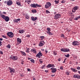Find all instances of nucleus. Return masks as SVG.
<instances>
[{
    "label": "nucleus",
    "mask_w": 80,
    "mask_h": 80,
    "mask_svg": "<svg viewBox=\"0 0 80 80\" xmlns=\"http://www.w3.org/2000/svg\"><path fill=\"white\" fill-rule=\"evenodd\" d=\"M28 71L29 72L30 71V69H28Z\"/></svg>",
    "instance_id": "63"
},
{
    "label": "nucleus",
    "mask_w": 80,
    "mask_h": 80,
    "mask_svg": "<svg viewBox=\"0 0 80 80\" xmlns=\"http://www.w3.org/2000/svg\"><path fill=\"white\" fill-rule=\"evenodd\" d=\"M20 21V19L19 18L18 19H15L14 20H13V22L14 23H18V22L19 21Z\"/></svg>",
    "instance_id": "14"
},
{
    "label": "nucleus",
    "mask_w": 80,
    "mask_h": 80,
    "mask_svg": "<svg viewBox=\"0 0 80 80\" xmlns=\"http://www.w3.org/2000/svg\"><path fill=\"white\" fill-rule=\"evenodd\" d=\"M26 37H27V38H29L30 37V35H28L26 36Z\"/></svg>",
    "instance_id": "54"
},
{
    "label": "nucleus",
    "mask_w": 80,
    "mask_h": 80,
    "mask_svg": "<svg viewBox=\"0 0 80 80\" xmlns=\"http://www.w3.org/2000/svg\"><path fill=\"white\" fill-rule=\"evenodd\" d=\"M65 2V1H64V0H63L61 2V3H64Z\"/></svg>",
    "instance_id": "51"
},
{
    "label": "nucleus",
    "mask_w": 80,
    "mask_h": 80,
    "mask_svg": "<svg viewBox=\"0 0 80 80\" xmlns=\"http://www.w3.org/2000/svg\"><path fill=\"white\" fill-rule=\"evenodd\" d=\"M65 50V48H62L61 49V51L62 52H64Z\"/></svg>",
    "instance_id": "34"
},
{
    "label": "nucleus",
    "mask_w": 80,
    "mask_h": 80,
    "mask_svg": "<svg viewBox=\"0 0 80 80\" xmlns=\"http://www.w3.org/2000/svg\"><path fill=\"white\" fill-rule=\"evenodd\" d=\"M0 16L3 19L5 20L6 22H8L9 20V18L8 16L3 14H0Z\"/></svg>",
    "instance_id": "1"
},
{
    "label": "nucleus",
    "mask_w": 80,
    "mask_h": 80,
    "mask_svg": "<svg viewBox=\"0 0 80 80\" xmlns=\"http://www.w3.org/2000/svg\"><path fill=\"white\" fill-rule=\"evenodd\" d=\"M7 48H8L10 49L11 48V46H10V45L8 44V45L7 46Z\"/></svg>",
    "instance_id": "31"
},
{
    "label": "nucleus",
    "mask_w": 80,
    "mask_h": 80,
    "mask_svg": "<svg viewBox=\"0 0 80 80\" xmlns=\"http://www.w3.org/2000/svg\"><path fill=\"white\" fill-rule=\"evenodd\" d=\"M47 33L49 35L51 36L53 35V33H51L50 31H47Z\"/></svg>",
    "instance_id": "22"
},
{
    "label": "nucleus",
    "mask_w": 80,
    "mask_h": 80,
    "mask_svg": "<svg viewBox=\"0 0 80 80\" xmlns=\"http://www.w3.org/2000/svg\"><path fill=\"white\" fill-rule=\"evenodd\" d=\"M55 67V65L53 64H49L47 66V68H51L52 67L54 68Z\"/></svg>",
    "instance_id": "10"
},
{
    "label": "nucleus",
    "mask_w": 80,
    "mask_h": 80,
    "mask_svg": "<svg viewBox=\"0 0 80 80\" xmlns=\"http://www.w3.org/2000/svg\"><path fill=\"white\" fill-rule=\"evenodd\" d=\"M69 48H65L64 52H69Z\"/></svg>",
    "instance_id": "26"
},
{
    "label": "nucleus",
    "mask_w": 80,
    "mask_h": 80,
    "mask_svg": "<svg viewBox=\"0 0 80 80\" xmlns=\"http://www.w3.org/2000/svg\"><path fill=\"white\" fill-rule=\"evenodd\" d=\"M72 45L73 46H78L80 44V43L78 42V41H74L73 42H72Z\"/></svg>",
    "instance_id": "11"
},
{
    "label": "nucleus",
    "mask_w": 80,
    "mask_h": 80,
    "mask_svg": "<svg viewBox=\"0 0 80 80\" xmlns=\"http://www.w3.org/2000/svg\"><path fill=\"white\" fill-rule=\"evenodd\" d=\"M16 4L20 7H22V6L21 5V2H16Z\"/></svg>",
    "instance_id": "21"
},
{
    "label": "nucleus",
    "mask_w": 80,
    "mask_h": 80,
    "mask_svg": "<svg viewBox=\"0 0 80 80\" xmlns=\"http://www.w3.org/2000/svg\"><path fill=\"white\" fill-rule=\"evenodd\" d=\"M79 8V7L78 6H75L73 8L72 10V12H76V10H77Z\"/></svg>",
    "instance_id": "8"
},
{
    "label": "nucleus",
    "mask_w": 80,
    "mask_h": 80,
    "mask_svg": "<svg viewBox=\"0 0 80 80\" xmlns=\"http://www.w3.org/2000/svg\"><path fill=\"white\" fill-rule=\"evenodd\" d=\"M42 56L43 54H42V52H41V51H39L38 53L36 55L37 57L39 58H40L41 57H42Z\"/></svg>",
    "instance_id": "6"
},
{
    "label": "nucleus",
    "mask_w": 80,
    "mask_h": 80,
    "mask_svg": "<svg viewBox=\"0 0 80 80\" xmlns=\"http://www.w3.org/2000/svg\"><path fill=\"white\" fill-rule=\"evenodd\" d=\"M18 57L16 56H14L13 55H12L10 57V59L11 60H12L14 61L18 60Z\"/></svg>",
    "instance_id": "3"
},
{
    "label": "nucleus",
    "mask_w": 80,
    "mask_h": 80,
    "mask_svg": "<svg viewBox=\"0 0 80 80\" xmlns=\"http://www.w3.org/2000/svg\"><path fill=\"white\" fill-rule=\"evenodd\" d=\"M71 70L72 71L74 72H78V70H76V69L73 68H71Z\"/></svg>",
    "instance_id": "20"
},
{
    "label": "nucleus",
    "mask_w": 80,
    "mask_h": 80,
    "mask_svg": "<svg viewBox=\"0 0 80 80\" xmlns=\"http://www.w3.org/2000/svg\"><path fill=\"white\" fill-rule=\"evenodd\" d=\"M2 14H6V12H2Z\"/></svg>",
    "instance_id": "61"
},
{
    "label": "nucleus",
    "mask_w": 80,
    "mask_h": 80,
    "mask_svg": "<svg viewBox=\"0 0 80 80\" xmlns=\"http://www.w3.org/2000/svg\"><path fill=\"white\" fill-rule=\"evenodd\" d=\"M21 55H22L23 56H26V54L25 52L21 51Z\"/></svg>",
    "instance_id": "19"
},
{
    "label": "nucleus",
    "mask_w": 80,
    "mask_h": 80,
    "mask_svg": "<svg viewBox=\"0 0 80 80\" xmlns=\"http://www.w3.org/2000/svg\"><path fill=\"white\" fill-rule=\"evenodd\" d=\"M61 17V14H57L54 15V19L56 20L60 18Z\"/></svg>",
    "instance_id": "5"
},
{
    "label": "nucleus",
    "mask_w": 80,
    "mask_h": 80,
    "mask_svg": "<svg viewBox=\"0 0 80 80\" xmlns=\"http://www.w3.org/2000/svg\"><path fill=\"white\" fill-rule=\"evenodd\" d=\"M8 70H9V72H10L11 73H14L15 72V69H14L13 68H11L10 67H9Z\"/></svg>",
    "instance_id": "9"
},
{
    "label": "nucleus",
    "mask_w": 80,
    "mask_h": 80,
    "mask_svg": "<svg viewBox=\"0 0 80 80\" xmlns=\"http://www.w3.org/2000/svg\"><path fill=\"white\" fill-rule=\"evenodd\" d=\"M20 76H21L22 77H24V75H22V73H21V74H20Z\"/></svg>",
    "instance_id": "49"
},
{
    "label": "nucleus",
    "mask_w": 80,
    "mask_h": 80,
    "mask_svg": "<svg viewBox=\"0 0 80 80\" xmlns=\"http://www.w3.org/2000/svg\"><path fill=\"white\" fill-rule=\"evenodd\" d=\"M45 42L44 41H40L38 46L39 47H42L45 45Z\"/></svg>",
    "instance_id": "7"
},
{
    "label": "nucleus",
    "mask_w": 80,
    "mask_h": 80,
    "mask_svg": "<svg viewBox=\"0 0 80 80\" xmlns=\"http://www.w3.org/2000/svg\"><path fill=\"white\" fill-rule=\"evenodd\" d=\"M3 41V39L2 38H0V41Z\"/></svg>",
    "instance_id": "56"
},
{
    "label": "nucleus",
    "mask_w": 80,
    "mask_h": 80,
    "mask_svg": "<svg viewBox=\"0 0 80 80\" xmlns=\"http://www.w3.org/2000/svg\"><path fill=\"white\" fill-rule=\"evenodd\" d=\"M42 7V6L41 5H38L36 3V7Z\"/></svg>",
    "instance_id": "32"
},
{
    "label": "nucleus",
    "mask_w": 80,
    "mask_h": 80,
    "mask_svg": "<svg viewBox=\"0 0 80 80\" xmlns=\"http://www.w3.org/2000/svg\"><path fill=\"white\" fill-rule=\"evenodd\" d=\"M57 52H56V51H53V55H54V56H56L57 55Z\"/></svg>",
    "instance_id": "25"
},
{
    "label": "nucleus",
    "mask_w": 80,
    "mask_h": 80,
    "mask_svg": "<svg viewBox=\"0 0 80 80\" xmlns=\"http://www.w3.org/2000/svg\"><path fill=\"white\" fill-rule=\"evenodd\" d=\"M71 15V16L73 17L74 16V14L72 13H70Z\"/></svg>",
    "instance_id": "46"
},
{
    "label": "nucleus",
    "mask_w": 80,
    "mask_h": 80,
    "mask_svg": "<svg viewBox=\"0 0 80 80\" xmlns=\"http://www.w3.org/2000/svg\"><path fill=\"white\" fill-rule=\"evenodd\" d=\"M31 52H32V53H34V54H37V51L36 50V49H31Z\"/></svg>",
    "instance_id": "15"
},
{
    "label": "nucleus",
    "mask_w": 80,
    "mask_h": 80,
    "mask_svg": "<svg viewBox=\"0 0 80 80\" xmlns=\"http://www.w3.org/2000/svg\"><path fill=\"white\" fill-rule=\"evenodd\" d=\"M58 61L59 62H60V61H61V59L60 58H58Z\"/></svg>",
    "instance_id": "60"
},
{
    "label": "nucleus",
    "mask_w": 80,
    "mask_h": 80,
    "mask_svg": "<svg viewBox=\"0 0 80 80\" xmlns=\"http://www.w3.org/2000/svg\"><path fill=\"white\" fill-rule=\"evenodd\" d=\"M32 79H33V80H36V79L34 78H32Z\"/></svg>",
    "instance_id": "58"
},
{
    "label": "nucleus",
    "mask_w": 80,
    "mask_h": 80,
    "mask_svg": "<svg viewBox=\"0 0 80 80\" xmlns=\"http://www.w3.org/2000/svg\"><path fill=\"white\" fill-rule=\"evenodd\" d=\"M30 62H32L33 63H34V62H35L34 59H31L30 60Z\"/></svg>",
    "instance_id": "30"
},
{
    "label": "nucleus",
    "mask_w": 80,
    "mask_h": 80,
    "mask_svg": "<svg viewBox=\"0 0 80 80\" xmlns=\"http://www.w3.org/2000/svg\"><path fill=\"white\" fill-rule=\"evenodd\" d=\"M40 38H41V41H44L43 40V39H44L45 38V37H44V36H41L40 37Z\"/></svg>",
    "instance_id": "24"
},
{
    "label": "nucleus",
    "mask_w": 80,
    "mask_h": 80,
    "mask_svg": "<svg viewBox=\"0 0 80 80\" xmlns=\"http://www.w3.org/2000/svg\"><path fill=\"white\" fill-rule=\"evenodd\" d=\"M65 57H66L67 58H69V54H68L67 55H65Z\"/></svg>",
    "instance_id": "36"
},
{
    "label": "nucleus",
    "mask_w": 80,
    "mask_h": 80,
    "mask_svg": "<svg viewBox=\"0 0 80 80\" xmlns=\"http://www.w3.org/2000/svg\"><path fill=\"white\" fill-rule=\"evenodd\" d=\"M0 54H1V55H2L3 53L1 51H0Z\"/></svg>",
    "instance_id": "47"
},
{
    "label": "nucleus",
    "mask_w": 80,
    "mask_h": 80,
    "mask_svg": "<svg viewBox=\"0 0 80 80\" xmlns=\"http://www.w3.org/2000/svg\"><path fill=\"white\" fill-rule=\"evenodd\" d=\"M28 2L30 3L31 2V0H28Z\"/></svg>",
    "instance_id": "52"
},
{
    "label": "nucleus",
    "mask_w": 80,
    "mask_h": 80,
    "mask_svg": "<svg viewBox=\"0 0 80 80\" xmlns=\"http://www.w3.org/2000/svg\"><path fill=\"white\" fill-rule=\"evenodd\" d=\"M78 76V75H76L75 74L73 75V78H77V77Z\"/></svg>",
    "instance_id": "40"
},
{
    "label": "nucleus",
    "mask_w": 80,
    "mask_h": 80,
    "mask_svg": "<svg viewBox=\"0 0 80 80\" xmlns=\"http://www.w3.org/2000/svg\"><path fill=\"white\" fill-rule=\"evenodd\" d=\"M39 61H40V63H43V61L41 60V59L40 60H39Z\"/></svg>",
    "instance_id": "50"
},
{
    "label": "nucleus",
    "mask_w": 80,
    "mask_h": 80,
    "mask_svg": "<svg viewBox=\"0 0 80 80\" xmlns=\"http://www.w3.org/2000/svg\"><path fill=\"white\" fill-rule=\"evenodd\" d=\"M76 17L78 18L79 19H80V16H79V17Z\"/></svg>",
    "instance_id": "57"
},
{
    "label": "nucleus",
    "mask_w": 80,
    "mask_h": 80,
    "mask_svg": "<svg viewBox=\"0 0 80 80\" xmlns=\"http://www.w3.org/2000/svg\"><path fill=\"white\" fill-rule=\"evenodd\" d=\"M30 6L33 8H37L36 7V3L35 4H31L30 5Z\"/></svg>",
    "instance_id": "18"
},
{
    "label": "nucleus",
    "mask_w": 80,
    "mask_h": 80,
    "mask_svg": "<svg viewBox=\"0 0 80 80\" xmlns=\"http://www.w3.org/2000/svg\"><path fill=\"white\" fill-rule=\"evenodd\" d=\"M7 35L10 38H12L13 37V34L12 32H8L7 33Z\"/></svg>",
    "instance_id": "4"
},
{
    "label": "nucleus",
    "mask_w": 80,
    "mask_h": 80,
    "mask_svg": "<svg viewBox=\"0 0 80 80\" xmlns=\"http://www.w3.org/2000/svg\"><path fill=\"white\" fill-rule=\"evenodd\" d=\"M47 30L48 31H49V32L51 31L50 28H47Z\"/></svg>",
    "instance_id": "35"
},
{
    "label": "nucleus",
    "mask_w": 80,
    "mask_h": 80,
    "mask_svg": "<svg viewBox=\"0 0 80 80\" xmlns=\"http://www.w3.org/2000/svg\"><path fill=\"white\" fill-rule=\"evenodd\" d=\"M51 70H52V73H56L57 71V69L54 68H51Z\"/></svg>",
    "instance_id": "13"
},
{
    "label": "nucleus",
    "mask_w": 80,
    "mask_h": 80,
    "mask_svg": "<svg viewBox=\"0 0 80 80\" xmlns=\"http://www.w3.org/2000/svg\"><path fill=\"white\" fill-rule=\"evenodd\" d=\"M26 19H29V17L28 15H26L25 16Z\"/></svg>",
    "instance_id": "33"
},
{
    "label": "nucleus",
    "mask_w": 80,
    "mask_h": 80,
    "mask_svg": "<svg viewBox=\"0 0 80 80\" xmlns=\"http://www.w3.org/2000/svg\"><path fill=\"white\" fill-rule=\"evenodd\" d=\"M30 59H31V58H28V60H30Z\"/></svg>",
    "instance_id": "64"
},
{
    "label": "nucleus",
    "mask_w": 80,
    "mask_h": 80,
    "mask_svg": "<svg viewBox=\"0 0 80 80\" xmlns=\"http://www.w3.org/2000/svg\"><path fill=\"white\" fill-rule=\"evenodd\" d=\"M77 69L78 70H79L80 69V67H78L77 68Z\"/></svg>",
    "instance_id": "48"
},
{
    "label": "nucleus",
    "mask_w": 80,
    "mask_h": 80,
    "mask_svg": "<svg viewBox=\"0 0 80 80\" xmlns=\"http://www.w3.org/2000/svg\"><path fill=\"white\" fill-rule=\"evenodd\" d=\"M2 42L1 41H0V46H1L2 45Z\"/></svg>",
    "instance_id": "53"
},
{
    "label": "nucleus",
    "mask_w": 80,
    "mask_h": 80,
    "mask_svg": "<svg viewBox=\"0 0 80 80\" xmlns=\"http://www.w3.org/2000/svg\"><path fill=\"white\" fill-rule=\"evenodd\" d=\"M12 4V2L11 0H9L7 2V5L8 6H11Z\"/></svg>",
    "instance_id": "12"
},
{
    "label": "nucleus",
    "mask_w": 80,
    "mask_h": 80,
    "mask_svg": "<svg viewBox=\"0 0 80 80\" xmlns=\"http://www.w3.org/2000/svg\"><path fill=\"white\" fill-rule=\"evenodd\" d=\"M26 52H27V53H29V51L28 50H27V51H26Z\"/></svg>",
    "instance_id": "59"
},
{
    "label": "nucleus",
    "mask_w": 80,
    "mask_h": 80,
    "mask_svg": "<svg viewBox=\"0 0 80 80\" xmlns=\"http://www.w3.org/2000/svg\"><path fill=\"white\" fill-rule=\"evenodd\" d=\"M46 12L47 13H50V12L48 10L46 11Z\"/></svg>",
    "instance_id": "37"
},
{
    "label": "nucleus",
    "mask_w": 80,
    "mask_h": 80,
    "mask_svg": "<svg viewBox=\"0 0 80 80\" xmlns=\"http://www.w3.org/2000/svg\"><path fill=\"white\" fill-rule=\"evenodd\" d=\"M55 76V74H54V75H51V76H52V77H54Z\"/></svg>",
    "instance_id": "62"
},
{
    "label": "nucleus",
    "mask_w": 80,
    "mask_h": 80,
    "mask_svg": "<svg viewBox=\"0 0 80 80\" xmlns=\"http://www.w3.org/2000/svg\"><path fill=\"white\" fill-rule=\"evenodd\" d=\"M32 13H36L37 12V10L36 9L32 10Z\"/></svg>",
    "instance_id": "29"
},
{
    "label": "nucleus",
    "mask_w": 80,
    "mask_h": 80,
    "mask_svg": "<svg viewBox=\"0 0 80 80\" xmlns=\"http://www.w3.org/2000/svg\"><path fill=\"white\" fill-rule=\"evenodd\" d=\"M31 20H32V21H35L37 20L38 18L37 17H35L34 18V17H31Z\"/></svg>",
    "instance_id": "17"
},
{
    "label": "nucleus",
    "mask_w": 80,
    "mask_h": 80,
    "mask_svg": "<svg viewBox=\"0 0 80 80\" xmlns=\"http://www.w3.org/2000/svg\"><path fill=\"white\" fill-rule=\"evenodd\" d=\"M2 37L3 38H5L6 39H7V37H6V36H5L4 35H2Z\"/></svg>",
    "instance_id": "42"
},
{
    "label": "nucleus",
    "mask_w": 80,
    "mask_h": 80,
    "mask_svg": "<svg viewBox=\"0 0 80 80\" xmlns=\"http://www.w3.org/2000/svg\"><path fill=\"white\" fill-rule=\"evenodd\" d=\"M45 72L47 73L48 72V70H45Z\"/></svg>",
    "instance_id": "55"
},
{
    "label": "nucleus",
    "mask_w": 80,
    "mask_h": 80,
    "mask_svg": "<svg viewBox=\"0 0 80 80\" xmlns=\"http://www.w3.org/2000/svg\"><path fill=\"white\" fill-rule=\"evenodd\" d=\"M78 78L79 79H80V75H78V76H77V78Z\"/></svg>",
    "instance_id": "45"
},
{
    "label": "nucleus",
    "mask_w": 80,
    "mask_h": 80,
    "mask_svg": "<svg viewBox=\"0 0 80 80\" xmlns=\"http://www.w3.org/2000/svg\"><path fill=\"white\" fill-rule=\"evenodd\" d=\"M60 69L61 70H63V66L60 67Z\"/></svg>",
    "instance_id": "39"
},
{
    "label": "nucleus",
    "mask_w": 80,
    "mask_h": 80,
    "mask_svg": "<svg viewBox=\"0 0 80 80\" xmlns=\"http://www.w3.org/2000/svg\"><path fill=\"white\" fill-rule=\"evenodd\" d=\"M25 32L24 30H20L19 31V33H22Z\"/></svg>",
    "instance_id": "23"
},
{
    "label": "nucleus",
    "mask_w": 80,
    "mask_h": 80,
    "mask_svg": "<svg viewBox=\"0 0 80 80\" xmlns=\"http://www.w3.org/2000/svg\"><path fill=\"white\" fill-rule=\"evenodd\" d=\"M54 2L55 3V4H58V3H59V0L58 1L55 0L54 1Z\"/></svg>",
    "instance_id": "27"
},
{
    "label": "nucleus",
    "mask_w": 80,
    "mask_h": 80,
    "mask_svg": "<svg viewBox=\"0 0 80 80\" xmlns=\"http://www.w3.org/2000/svg\"><path fill=\"white\" fill-rule=\"evenodd\" d=\"M45 51L46 52V54H47L48 52V51L47 50V49H45Z\"/></svg>",
    "instance_id": "44"
},
{
    "label": "nucleus",
    "mask_w": 80,
    "mask_h": 80,
    "mask_svg": "<svg viewBox=\"0 0 80 80\" xmlns=\"http://www.w3.org/2000/svg\"><path fill=\"white\" fill-rule=\"evenodd\" d=\"M51 6L52 4L50 2H48L45 5V8L46 9H50L51 8Z\"/></svg>",
    "instance_id": "2"
},
{
    "label": "nucleus",
    "mask_w": 80,
    "mask_h": 80,
    "mask_svg": "<svg viewBox=\"0 0 80 80\" xmlns=\"http://www.w3.org/2000/svg\"><path fill=\"white\" fill-rule=\"evenodd\" d=\"M70 73V72H68V71H66V75H67L68 76H69V73Z\"/></svg>",
    "instance_id": "28"
},
{
    "label": "nucleus",
    "mask_w": 80,
    "mask_h": 80,
    "mask_svg": "<svg viewBox=\"0 0 80 80\" xmlns=\"http://www.w3.org/2000/svg\"><path fill=\"white\" fill-rule=\"evenodd\" d=\"M17 43L18 44H20L21 43V39L20 38H17Z\"/></svg>",
    "instance_id": "16"
},
{
    "label": "nucleus",
    "mask_w": 80,
    "mask_h": 80,
    "mask_svg": "<svg viewBox=\"0 0 80 80\" xmlns=\"http://www.w3.org/2000/svg\"><path fill=\"white\" fill-rule=\"evenodd\" d=\"M65 36L64 34H62L61 35V38H64Z\"/></svg>",
    "instance_id": "41"
},
{
    "label": "nucleus",
    "mask_w": 80,
    "mask_h": 80,
    "mask_svg": "<svg viewBox=\"0 0 80 80\" xmlns=\"http://www.w3.org/2000/svg\"><path fill=\"white\" fill-rule=\"evenodd\" d=\"M79 18H78L76 17V18H74V20H78Z\"/></svg>",
    "instance_id": "43"
},
{
    "label": "nucleus",
    "mask_w": 80,
    "mask_h": 80,
    "mask_svg": "<svg viewBox=\"0 0 80 80\" xmlns=\"http://www.w3.org/2000/svg\"><path fill=\"white\" fill-rule=\"evenodd\" d=\"M45 64L43 65L41 67V69H43L44 68H45Z\"/></svg>",
    "instance_id": "38"
}]
</instances>
